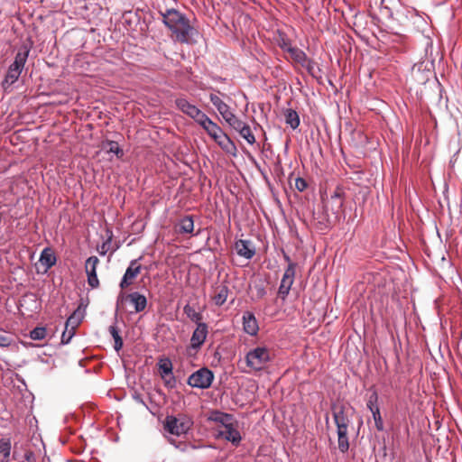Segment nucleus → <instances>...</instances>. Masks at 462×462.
<instances>
[{"mask_svg": "<svg viewBox=\"0 0 462 462\" xmlns=\"http://www.w3.org/2000/svg\"><path fill=\"white\" fill-rule=\"evenodd\" d=\"M159 13L162 23L175 35L177 41L181 43H188L189 37L195 31L188 16L175 8H165L160 10Z\"/></svg>", "mask_w": 462, "mask_h": 462, "instance_id": "f257e3e1", "label": "nucleus"}, {"mask_svg": "<svg viewBox=\"0 0 462 462\" xmlns=\"http://www.w3.org/2000/svg\"><path fill=\"white\" fill-rule=\"evenodd\" d=\"M433 43L428 41L425 46V56L415 63L411 70V80L418 85H425L435 76V59L432 57Z\"/></svg>", "mask_w": 462, "mask_h": 462, "instance_id": "f03ea898", "label": "nucleus"}, {"mask_svg": "<svg viewBox=\"0 0 462 462\" xmlns=\"http://www.w3.org/2000/svg\"><path fill=\"white\" fill-rule=\"evenodd\" d=\"M330 410L337 426L338 449L340 452L346 453L349 449L347 431L351 420L346 413V407L343 403L333 402L330 404Z\"/></svg>", "mask_w": 462, "mask_h": 462, "instance_id": "7ed1b4c3", "label": "nucleus"}, {"mask_svg": "<svg viewBox=\"0 0 462 462\" xmlns=\"http://www.w3.org/2000/svg\"><path fill=\"white\" fill-rule=\"evenodd\" d=\"M32 43L21 45L15 54L14 60L9 65L6 74L1 82L5 92H9L12 86L18 80L31 51Z\"/></svg>", "mask_w": 462, "mask_h": 462, "instance_id": "20e7f679", "label": "nucleus"}, {"mask_svg": "<svg viewBox=\"0 0 462 462\" xmlns=\"http://www.w3.org/2000/svg\"><path fill=\"white\" fill-rule=\"evenodd\" d=\"M192 425L193 420L185 414H180L179 417L167 415L163 422L164 430L170 434L176 436L187 434Z\"/></svg>", "mask_w": 462, "mask_h": 462, "instance_id": "39448f33", "label": "nucleus"}, {"mask_svg": "<svg viewBox=\"0 0 462 462\" xmlns=\"http://www.w3.org/2000/svg\"><path fill=\"white\" fill-rule=\"evenodd\" d=\"M271 360L269 350L264 346H257L250 350L245 356V363L254 371H261Z\"/></svg>", "mask_w": 462, "mask_h": 462, "instance_id": "423d86ee", "label": "nucleus"}, {"mask_svg": "<svg viewBox=\"0 0 462 462\" xmlns=\"http://www.w3.org/2000/svg\"><path fill=\"white\" fill-rule=\"evenodd\" d=\"M213 380L214 373L207 367H202L189 376L187 383L192 388L204 390L211 386Z\"/></svg>", "mask_w": 462, "mask_h": 462, "instance_id": "0eeeda50", "label": "nucleus"}, {"mask_svg": "<svg viewBox=\"0 0 462 462\" xmlns=\"http://www.w3.org/2000/svg\"><path fill=\"white\" fill-rule=\"evenodd\" d=\"M124 300H128L130 304L134 306L135 313L143 311L148 304L146 296L139 291H133L126 295L121 292L116 300V310L118 309L119 303Z\"/></svg>", "mask_w": 462, "mask_h": 462, "instance_id": "6e6552de", "label": "nucleus"}, {"mask_svg": "<svg viewBox=\"0 0 462 462\" xmlns=\"http://www.w3.org/2000/svg\"><path fill=\"white\" fill-rule=\"evenodd\" d=\"M296 263H290L288 264L287 268L284 271L283 276L282 278L279 289H278V294L279 297L285 300L288 297L290 291L291 289V286L294 282V277L296 273Z\"/></svg>", "mask_w": 462, "mask_h": 462, "instance_id": "1a4fd4ad", "label": "nucleus"}, {"mask_svg": "<svg viewBox=\"0 0 462 462\" xmlns=\"http://www.w3.org/2000/svg\"><path fill=\"white\" fill-rule=\"evenodd\" d=\"M141 259L142 257H139L130 262L119 283V287L122 290L130 286L133 283V280L135 279L140 273L142 270V265L138 264V262Z\"/></svg>", "mask_w": 462, "mask_h": 462, "instance_id": "9d476101", "label": "nucleus"}, {"mask_svg": "<svg viewBox=\"0 0 462 462\" xmlns=\"http://www.w3.org/2000/svg\"><path fill=\"white\" fill-rule=\"evenodd\" d=\"M237 421L235 420L225 427V430L218 431L217 437L230 442L234 447H238L242 440L241 433L236 428Z\"/></svg>", "mask_w": 462, "mask_h": 462, "instance_id": "9b49d317", "label": "nucleus"}, {"mask_svg": "<svg viewBox=\"0 0 462 462\" xmlns=\"http://www.w3.org/2000/svg\"><path fill=\"white\" fill-rule=\"evenodd\" d=\"M208 325L205 322L197 324L196 328L192 332L189 348L198 351L203 346L208 336Z\"/></svg>", "mask_w": 462, "mask_h": 462, "instance_id": "f8f14e48", "label": "nucleus"}, {"mask_svg": "<svg viewBox=\"0 0 462 462\" xmlns=\"http://www.w3.org/2000/svg\"><path fill=\"white\" fill-rule=\"evenodd\" d=\"M235 248L239 256L251 260L255 254V246L250 240L240 239L236 242Z\"/></svg>", "mask_w": 462, "mask_h": 462, "instance_id": "ddd939ff", "label": "nucleus"}, {"mask_svg": "<svg viewBox=\"0 0 462 462\" xmlns=\"http://www.w3.org/2000/svg\"><path fill=\"white\" fill-rule=\"evenodd\" d=\"M313 219L316 221L317 229L325 232L330 228L329 216L326 207L318 211H313Z\"/></svg>", "mask_w": 462, "mask_h": 462, "instance_id": "4468645a", "label": "nucleus"}, {"mask_svg": "<svg viewBox=\"0 0 462 462\" xmlns=\"http://www.w3.org/2000/svg\"><path fill=\"white\" fill-rule=\"evenodd\" d=\"M243 328L244 331L250 335L255 336L258 333L259 326L254 314L251 311H245L243 314Z\"/></svg>", "mask_w": 462, "mask_h": 462, "instance_id": "2eb2a0df", "label": "nucleus"}, {"mask_svg": "<svg viewBox=\"0 0 462 462\" xmlns=\"http://www.w3.org/2000/svg\"><path fill=\"white\" fill-rule=\"evenodd\" d=\"M207 420L208 421L218 423L225 428L235 419L234 415L231 413L224 412L219 410H212L208 412Z\"/></svg>", "mask_w": 462, "mask_h": 462, "instance_id": "dca6fc26", "label": "nucleus"}, {"mask_svg": "<svg viewBox=\"0 0 462 462\" xmlns=\"http://www.w3.org/2000/svg\"><path fill=\"white\" fill-rule=\"evenodd\" d=\"M175 105L176 107L182 112L183 114L187 115L190 118H194L195 113L198 112L199 109L195 105L189 103L186 97H180L175 99Z\"/></svg>", "mask_w": 462, "mask_h": 462, "instance_id": "f3484780", "label": "nucleus"}, {"mask_svg": "<svg viewBox=\"0 0 462 462\" xmlns=\"http://www.w3.org/2000/svg\"><path fill=\"white\" fill-rule=\"evenodd\" d=\"M39 262L45 267V272H47L56 264L57 257L51 247H45L41 252Z\"/></svg>", "mask_w": 462, "mask_h": 462, "instance_id": "a211bd4d", "label": "nucleus"}, {"mask_svg": "<svg viewBox=\"0 0 462 462\" xmlns=\"http://www.w3.org/2000/svg\"><path fill=\"white\" fill-rule=\"evenodd\" d=\"M215 142L220 146V148L224 152L232 156H236L237 148L235 143L226 133H224L220 137H218L217 140H215Z\"/></svg>", "mask_w": 462, "mask_h": 462, "instance_id": "6ab92c4d", "label": "nucleus"}, {"mask_svg": "<svg viewBox=\"0 0 462 462\" xmlns=\"http://www.w3.org/2000/svg\"><path fill=\"white\" fill-rule=\"evenodd\" d=\"M365 18L366 16L364 13L356 11L352 16V19L348 21V25L353 27L355 32L357 33L359 31L365 28V25L366 24Z\"/></svg>", "mask_w": 462, "mask_h": 462, "instance_id": "aec40b11", "label": "nucleus"}, {"mask_svg": "<svg viewBox=\"0 0 462 462\" xmlns=\"http://www.w3.org/2000/svg\"><path fill=\"white\" fill-rule=\"evenodd\" d=\"M102 149L106 152L114 153L118 159L124 156V151L118 143L112 140H105L102 142Z\"/></svg>", "mask_w": 462, "mask_h": 462, "instance_id": "412c9836", "label": "nucleus"}, {"mask_svg": "<svg viewBox=\"0 0 462 462\" xmlns=\"http://www.w3.org/2000/svg\"><path fill=\"white\" fill-rule=\"evenodd\" d=\"M285 123L293 130L297 129L300 124V116L296 110L288 108L284 110Z\"/></svg>", "mask_w": 462, "mask_h": 462, "instance_id": "4be33fe9", "label": "nucleus"}, {"mask_svg": "<svg viewBox=\"0 0 462 462\" xmlns=\"http://www.w3.org/2000/svg\"><path fill=\"white\" fill-rule=\"evenodd\" d=\"M202 128L214 141L217 140V138L225 133L222 128L212 120L207 122V124Z\"/></svg>", "mask_w": 462, "mask_h": 462, "instance_id": "5701e85b", "label": "nucleus"}, {"mask_svg": "<svg viewBox=\"0 0 462 462\" xmlns=\"http://www.w3.org/2000/svg\"><path fill=\"white\" fill-rule=\"evenodd\" d=\"M157 365L162 378H165L167 374H171L173 371V365L169 357L160 358Z\"/></svg>", "mask_w": 462, "mask_h": 462, "instance_id": "b1692460", "label": "nucleus"}, {"mask_svg": "<svg viewBox=\"0 0 462 462\" xmlns=\"http://www.w3.org/2000/svg\"><path fill=\"white\" fill-rule=\"evenodd\" d=\"M11 454L10 439L2 438L0 439V462H9Z\"/></svg>", "mask_w": 462, "mask_h": 462, "instance_id": "393cba45", "label": "nucleus"}, {"mask_svg": "<svg viewBox=\"0 0 462 462\" xmlns=\"http://www.w3.org/2000/svg\"><path fill=\"white\" fill-rule=\"evenodd\" d=\"M209 100L213 106L217 108L221 116L225 115L230 110L229 106L226 104L217 95L211 93L209 95Z\"/></svg>", "mask_w": 462, "mask_h": 462, "instance_id": "a878e982", "label": "nucleus"}, {"mask_svg": "<svg viewBox=\"0 0 462 462\" xmlns=\"http://www.w3.org/2000/svg\"><path fill=\"white\" fill-rule=\"evenodd\" d=\"M239 133L240 136L244 138L249 144L255 143V137L251 131L250 126L246 123H243L238 129L236 130Z\"/></svg>", "mask_w": 462, "mask_h": 462, "instance_id": "bb28decb", "label": "nucleus"}, {"mask_svg": "<svg viewBox=\"0 0 462 462\" xmlns=\"http://www.w3.org/2000/svg\"><path fill=\"white\" fill-rule=\"evenodd\" d=\"M180 233L191 234L194 229V220L192 216H185L180 220Z\"/></svg>", "mask_w": 462, "mask_h": 462, "instance_id": "cd10ccee", "label": "nucleus"}, {"mask_svg": "<svg viewBox=\"0 0 462 462\" xmlns=\"http://www.w3.org/2000/svg\"><path fill=\"white\" fill-rule=\"evenodd\" d=\"M266 280L263 278H257L253 282L251 288L254 291H255L258 299H262L266 295Z\"/></svg>", "mask_w": 462, "mask_h": 462, "instance_id": "c85d7f7f", "label": "nucleus"}, {"mask_svg": "<svg viewBox=\"0 0 462 462\" xmlns=\"http://www.w3.org/2000/svg\"><path fill=\"white\" fill-rule=\"evenodd\" d=\"M287 52H289L291 58L300 65H304V62L307 61L308 56L307 54L298 47H292L291 49H287Z\"/></svg>", "mask_w": 462, "mask_h": 462, "instance_id": "c756f323", "label": "nucleus"}, {"mask_svg": "<svg viewBox=\"0 0 462 462\" xmlns=\"http://www.w3.org/2000/svg\"><path fill=\"white\" fill-rule=\"evenodd\" d=\"M222 117L228 124V125L235 131L238 129L240 125H242V124L244 123L230 110L227 111L225 115H223Z\"/></svg>", "mask_w": 462, "mask_h": 462, "instance_id": "7c9ffc66", "label": "nucleus"}, {"mask_svg": "<svg viewBox=\"0 0 462 462\" xmlns=\"http://www.w3.org/2000/svg\"><path fill=\"white\" fill-rule=\"evenodd\" d=\"M79 307L73 311V313L68 318L65 328L68 329L70 327V330H74L79 325L82 320V316L79 314Z\"/></svg>", "mask_w": 462, "mask_h": 462, "instance_id": "2f4dec72", "label": "nucleus"}, {"mask_svg": "<svg viewBox=\"0 0 462 462\" xmlns=\"http://www.w3.org/2000/svg\"><path fill=\"white\" fill-rule=\"evenodd\" d=\"M184 314L196 324L201 323L202 315L201 313L195 310V309L189 304H186L183 308Z\"/></svg>", "mask_w": 462, "mask_h": 462, "instance_id": "473e14b6", "label": "nucleus"}, {"mask_svg": "<svg viewBox=\"0 0 462 462\" xmlns=\"http://www.w3.org/2000/svg\"><path fill=\"white\" fill-rule=\"evenodd\" d=\"M369 391L371 392L367 402L366 407L369 411H373L374 409H379L378 406V393L374 386H371Z\"/></svg>", "mask_w": 462, "mask_h": 462, "instance_id": "72a5a7b5", "label": "nucleus"}, {"mask_svg": "<svg viewBox=\"0 0 462 462\" xmlns=\"http://www.w3.org/2000/svg\"><path fill=\"white\" fill-rule=\"evenodd\" d=\"M229 289L227 286L223 285L219 288L218 292L214 296V302L217 306L223 305L228 295Z\"/></svg>", "mask_w": 462, "mask_h": 462, "instance_id": "f704fd0d", "label": "nucleus"}, {"mask_svg": "<svg viewBox=\"0 0 462 462\" xmlns=\"http://www.w3.org/2000/svg\"><path fill=\"white\" fill-rule=\"evenodd\" d=\"M301 66L304 67L313 78H318V73L321 71L316 62L309 58L307 59V61L304 62V65Z\"/></svg>", "mask_w": 462, "mask_h": 462, "instance_id": "c9c22d12", "label": "nucleus"}, {"mask_svg": "<svg viewBox=\"0 0 462 462\" xmlns=\"http://www.w3.org/2000/svg\"><path fill=\"white\" fill-rule=\"evenodd\" d=\"M373 416V419L374 420L375 428L378 431H383L384 430V425L383 421V418L380 412V409H374L373 411H370Z\"/></svg>", "mask_w": 462, "mask_h": 462, "instance_id": "e433bc0d", "label": "nucleus"}, {"mask_svg": "<svg viewBox=\"0 0 462 462\" xmlns=\"http://www.w3.org/2000/svg\"><path fill=\"white\" fill-rule=\"evenodd\" d=\"M46 328L44 327H36L30 331V337L32 340H42L46 337Z\"/></svg>", "mask_w": 462, "mask_h": 462, "instance_id": "4c0bfd02", "label": "nucleus"}, {"mask_svg": "<svg viewBox=\"0 0 462 462\" xmlns=\"http://www.w3.org/2000/svg\"><path fill=\"white\" fill-rule=\"evenodd\" d=\"M14 341L13 336L5 330H0V346H9Z\"/></svg>", "mask_w": 462, "mask_h": 462, "instance_id": "58836bf2", "label": "nucleus"}, {"mask_svg": "<svg viewBox=\"0 0 462 462\" xmlns=\"http://www.w3.org/2000/svg\"><path fill=\"white\" fill-rule=\"evenodd\" d=\"M194 118H192L197 124H199L201 127H203L207 122H209L211 119L200 109L195 113Z\"/></svg>", "mask_w": 462, "mask_h": 462, "instance_id": "ea45409f", "label": "nucleus"}, {"mask_svg": "<svg viewBox=\"0 0 462 462\" xmlns=\"http://www.w3.org/2000/svg\"><path fill=\"white\" fill-rule=\"evenodd\" d=\"M88 276V283L91 288H97L99 285V281L97 278V271L92 270V272H86Z\"/></svg>", "mask_w": 462, "mask_h": 462, "instance_id": "a19ab883", "label": "nucleus"}, {"mask_svg": "<svg viewBox=\"0 0 462 462\" xmlns=\"http://www.w3.org/2000/svg\"><path fill=\"white\" fill-rule=\"evenodd\" d=\"M99 263V260L97 256H90L86 260L85 263V271L92 272V270L97 271V265Z\"/></svg>", "mask_w": 462, "mask_h": 462, "instance_id": "79ce46f5", "label": "nucleus"}, {"mask_svg": "<svg viewBox=\"0 0 462 462\" xmlns=\"http://www.w3.org/2000/svg\"><path fill=\"white\" fill-rule=\"evenodd\" d=\"M116 322H117V310L116 311L114 324L111 325L108 328V331H109L110 335L112 336L113 339H116V338H120L121 337L120 333H119V329H118V328L116 326Z\"/></svg>", "mask_w": 462, "mask_h": 462, "instance_id": "37998d69", "label": "nucleus"}, {"mask_svg": "<svg viewBox=\"0 0 462 462\" xmlns=\"http://www.w3.org/2000/svg\"><path fill=\"white\" fill-rule=\"evenodd\" d=\"M162 379L164 382V385L169 389H173L177 385L176 377L173 374V372L171 373V374H167V376L165 378H162Z\"/></svg>", "mask_w": 462, "mask_h": 462, "instance_id": "c03bdc74", "label": "nucleus"}, {"mask_svg": "<svg viewBox=\"0 0 462 462\" xmlns=\"http://www.w3.org/2000/svg\"><path fill=\"white\" fill-rule=\"evenodd\" d=\"M75 335V331L74 330H70L69 328L66 329L63 331L62 335H61V344L63 345H68L73 336Z\"/></svg>", "mask_w": 462, "mask_h": 462, "instance_id": "a18cd8bd", "label": "nucleus"}, {"mask_svg": "<svg viewBox=\"0 0 462 462\" xmlns=\"http://www.w3.org/2000/svg\"><path fill=\"white\" fill-rule=\"evenodd\" d=\"M278 44L279 47L284 51H287V49H291L293 47L291 45L290 40L284 36L281 37Z\"/></svg>", "mask_w": 462, "mask_h": 462, "instance_id": "49530a36", "label": "nucleus"}, {"mask_svg": "<svg viewBox=\"0 0 462 462\" xmlns=\"http://www.w3.org/2000/svg\"><path fill=\"white\" fill-rule=\"evenodd\" d=\"M295 186L299 191H303L307 188L308 184H307V181L303 178L298 177L295 180Z\"/></svg>", "mask_w": 462, "mask_h": 462, "instance_id": "de8ad7c7", "label": "nucleus"}, {"mask_svg": "<svg viewBox=\"0 0 462 462\" xmlns=\"http://www.w3.org/2000/svg\"><path fill=\"white\" fill-rule=\"evenodd\" d=\"M132 397H133V399H134L136 402H138V403H140V404L143 405L147 410H150V409H149V407H148V405H147V404H146V402H144V400H143V398L142 394H141V393H139L137 391H134V392L133 393Z\"/></svg>", "mask_w": 462, "mask_h": 462, "instance_id": "09e8293b", "label": "nucleus"}, {"mask_svg": "<svg viewBox=\"0 0 462 462\" xmlns=\"http://www.w3.org/2000/svg\"><path fill=\"white\" fill-rule=\"evenodd\" d=\"M331 201H335L337 204V208H340L343 206V201L341 199V196L339 193L335 192L331 198Z\"/></svg>", "mask_w": 462, "mask_h": 462, "instance_id": "8fccbe9b", "label": "nucleus"}, {"mask_svg": "<svg viewBox=\"0 0 462 462\" xmlns=\"http://www.w3.org/2000/svg\"><path fill=\"white\" fill-rule=\"evenodd\" d=\"M35 455L33 451H26L24 453V460L23 462H35Z\"/></svg>", "mask_w": 462, "mask_h": 462, "instance_id": "3c124183", "label": "nucleus"}, {"mask_svg": "<svg viewBox=\"0 0 462 462\" xmlns=\"http://www.w3.org/2000/svg\"><path fill=\"white\" fill-rule=\"evenodd\" d=\"M124 345L122 337L120 338L114 339V348L116 352L122 349Z\"/></svg>", "mask_w": 462, "mask_h": 462, "instance_id": "603ef678", "label": "nucleus"}, {"mask_svg": "<svg viewBox=\"0 0 462 462\" xmlns=\"http://www.w3.org/2000/svg\"><path fill=\"white\" fill-rule=\"evenodd\" d=\"M132 14V11H129V12H126L123 14V20H124V23H126L128 25L131 24V19H128L127 18V15H131Z\"/></svg>", "mask_w": 462, "mask_h": 462, "instance_id": "864d4df0", "label": "nucleus"}, {"mask_svg": "<svg viewBox=\"0 0 462 462\" xmlns=\"http://www.w3.org/2000/svg\"><path fill=\"white\" fill-rule=\"evenodd\" d=\"M109 243V240L107 242H105L102 244L101 250L99 251L100 255H105L107 252L106 245Z\"/></svg>", "mask_w": 462, "mask_h": 462, "instance_id": "5fc2aeb1", "label": "nucleus"}, {"mask_svg": "<svg viewBox=\"0 0 462 462\" xmlns=\"http://www.w3.org/2000/svg\"><path fill=\"white\" fill-rule=\"evenodd\" d=\"M283 258L286 262H288V264H290V263H292L291 257L286 253H283Z\"/></svg>", "mask_w": 462, "mask_h": 462, "instance_id": "6e6d98bb", "label": "nucleus"}, {"mask_svg": "<svg viewBox=\"0 0 462 462\" xmlns=\"http://www.w3.org/2000/svg\"><path fill=\"white\" fill-rule=\"evenodd\" d=\"M382 12H386L390 16H392V15H393V14H392V12H391L390 8H388V7H386V6H385V7H383V8L382 9Z\"/></svg>", "mask_w": 462, "mask_h": 462, "instance_id": "4d7b16f0", "label": "nucleus"}, {"mask_svg": "<svg viewBox=\"0 0 462 462\" xmlns=\"http://www.w3.org/2000/svg\"><path fill=\"white\" fill-rule=\"evenodd\" d=\"M13 457H14V459H17L16 452H14V453H13Z\"/></svg>", "mask_w": 462, "mask_h": 462, "instance_id": "13d9d810", "label": "nucleus"}, {"mask_svg": "<svg viewBox=\"0 0 462 462\" xmlns=\"http://www.w3.org/2000/svg\"><path fill=\"white\" fill-rule=\"evenodd\" d=\"M250 160H251L252 162H254L255 163V165H256V166H258V165H257V163H256V162H255V160H254V158L251 157V158H250Z\"/></svg>", "mask_w": 462, "mask_h": 462, "instance_id": "bf43d9fd", "label": "nucleus"}, {"mask_svg": "<svg viewBox=\"0 0 462 462\" xmlns=\"http://www.w3.org/2000/svg\"><path fill=\"white\" fill-rule=\"evenodd\" d=\"M338 209H339V208H337L336 209H335V208H332V211H334V214H336V213H337Z\"/></svg>", "mask_w": 462, "mask_h": 462, "instance_id": "052dcab7", "label": "nucleus"}, {"mask_svg": "<svg viewBox=\"0 0 462 462\" xmlns=\"http://www.w3.org/2000/svg\"><path fill=\"white\" fill-rule=\"evenodd\" d=\"M435 79H436V82H437L438 86L440 88V87H441V85H440V83L439 82V80L437 79V78H436V77H435Z\"/></svg>", "mask_w": 462, "mask_h": 462, "instance_id": "680f3d73", "label": "nucleus"}, {"mask_svg": "<svg viewBox=\"0 0 462 462\" xmlns=\"http://www.w3.org/2000/svg\"><path fill=\"white\" fill-rule=\"evenodd\" d=\"M439 92L441 93L442 92V88L439 89ZM440 97H442V95L440 94Z\"/></svg>", "mask_w": 462, "mask_h": 462, "instance_id": "e2e57ef3", "label": "nucleus"}]
</instances>
